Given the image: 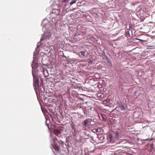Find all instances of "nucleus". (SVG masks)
<instances>
[{
	"mask_svg": "<svg viewBox=\"0 0 155 155\" xmlns=\"http://www.w3.org/2000/svg\"><path fill=\"white\" fill-rule=\"evenodd\" d=\"M120 135V134H119L117 132H114L112 135L110 134L109 135V137L110 139L111 142L115 141V140H117L118 139Z\"/></svg>",
	"mask_w": 155,
	"mask_h": 155,
	"instance_id": "f257e3e1",
	"label": "nucleus"
},
{
	"mask_svg": "<svg viewBox=\"0 0 155 155\" xmlns=\"http://www.w3.org/2000/svg\"><path fill=\"white\" fill-rule=\"evenodd\" d=\"M90 119H86L85 120L82 122V125L83 126V128H85L87 126V125H88L90 121ZM85 129L86 128H85V129H84L85 130Z\"/></svg>",
	"mask_w": 155,
	"mask_h": 155,
	"instance_id": "f03ea898",
	"label": "nucleus"
},
{
	"mask_svg": "<svg viewBox=\"0 0 155 155\" xmlns=\"http://www.w3.org/2000/svg\"><path fill=\"white\" fill-rule=\"evenodd\" d=\"M81 54H79V55L80 57L83 58L86 57L88 53L87 51H81L80 52Z\"/></svg>",
	"mask_w": 155,
	"mask_h": 155,
	"instance_id": "7ed1b4c3",
	"label": "nucleus"
},
{
	"mask_svg": "<svg viewBox=\"0 0 155 155\" xmlns=\"http://www.w3.org/2000/svg\"><path fill=\"white\" fill-rule=\"evenodd\" d=\"M53 147L55 150L56 153H58L59 152L60 148L57 144H54L53 145Z\"/></svg>",
	"mask_w": 155,
	"mask_h": 155,
	"instance_id": "20e7f679",
	"label": "nucleus"
},
{
	"mask_svg": "<svg viewBox=\"0 0 155 155\" xmlns=\"http://www.w3.org/2000/svg\"><path fill=\"white\" fill-rule=\"evenodd\" d=\"M34 86H35V85H36V84H38L39 82H38V78H34Z\"/></svg>",
	"mask_w": 155,
	"mask_h": 155,
	"instance_id": "39448f33",
	"label": "nucleus"
},
{
	"mask_svg": "<svg viewBox=\"0 0 155 155\" xmlns=\"http://www.w3.org/2000/svg\"><path fill=\"white\" fill-rule=\"evenodd\" d=\"M54 133L56 135L60 134V131L58 129H55L54 131Z\"/></svg>",
	"mask_w": 155,
	"mask_h": 155,
	"instance_id": "423d86ee",
	"label": "nucleus"
},
{
	"mask_svg": "<svg viewBox=\"0 0 155 155\" xmlns=\"http://www.w3.org/2000/svg\"><path fill=\"white\" fill-rule=\"evenodd\" d=\"M101 116L103 120H105L106 119L105 118L106 116L103 114H101Z\"/></svg>",
	"mask_w": 155,
	"mask_h": 155,
	"instance_id": "0eeeda50",
	"label": "nucleus"
},
{
	"mask_svg": "<svg viewBox=\"0 0 155 155\" xmlns=\"http://www.w3.org/2000/svg\"><path fill=\"white\" fill-rule=\"evenodd\" d=\"M87 61L89 64H92L93 63V61L90 59H88L87 60Z\"/></svg>",
	"mask_w": 155,
	"mask_h": 155,
	"instance_id": "6e6552de",
	"label": "nucleus"
},
{
	"mask_svg": "<svg viewBox=\"0 0 155 155\" xmlns=\"http://www.w3.org/2000/svg\"><path fill=\"white\" fill-rule=\"evenodd\" d=\"M121 109L122 110H123L125 109V107L124 106V105H122L121 106Z\"/></svg>",
	"mask_w": 155,
	"mask_h": 155,
	"instance_id": "1a4fd4ad",
	"label": "nucleus"
},
{
	"mask_svg": "<svg viewBox=\"0 0 155 155\" xmlns=\"http://www.w3.org/2000/svg\"><path fill=\"white\" fill-rule=\"evenodd\" d=\"M93 130H94V132H98V129H94Z\"/></svg>",
	"mask_w": 155,
	"mask_h": 155,
	"instance_id": "9d476101",
	"label": "nucleus"
},
{
	"mask_svg": "<svg viewBox=\"0 0 155 155\" xmlns=\"http://www.w3.org/2000/svg\"><path fill=\"white\" fill-rule=\"evenodd\" d=\"M75 1H73L71 2L70 3V4L71 5H72L73 3H74L75 2Z\"/></svg>",
	"mask_w": 155,
	"mask_h": 155,
	"instance_id": "9b49d317",
	"label": "nucleus"
},
{
	"mask_svg": "<svg viewBox=\"0 0 155 155\" xmlns=\"http://www.w3.org/2000/svg\"><path fill=\"white\" fill-rule=\"evenodd\" d=\"M48 35L50 37L51 36V34L50 32H48Z\"/></svg>",
	"mask_w": 155,
	"mask_h": 155,
	"instance_id": "f8f14e48",
	"label": "nucleus"
},
{
	"mask_svg": "<svg viewBox=\"0 0 155 155\" xmlns=\"http://www.w3.org/2000/svg\"><path fill=\"white\" fill-rule=\"evenodd\" d=\"M126 155H134L133 154H132L131 153H128Z\"/></svg>",
	"mask_w": 155,
	"mask_h": 155,
	"instance_id": "ddd939ff",
	"label": "nucleus"
},
{
	"mask_svg": "<svg viewBox=\"0 0 155 155\" xmlns=\"http://www.w3.org/2000/svg\"><path fill=\"white\" fill-rule=\"evenodd\" d=\"M67 1V0H63L62 1V2H66Z\"/></svg>",
	"mask_w": 155,
	"mask_h": 155,
	"instance_id": "4468645a",
	"label": "nucleus"
},
{
	"mask_svg": "<svg viewBox=\"0 0 155 155\" xmlns=\"http://www.w3.org/2000/svg\"><path fill=\"white\" fill-rule=\"evenodd\" d=\"M138 40H139L140 41H144V42L145 41L143 40H141V39H138Z\"/></svg>",
	"mask_w": 155,
	"mask_h": 155,
	"instance_id": "2eb2a0df",
	"label": "nucleus"
},
{
	"mask_svg": "<svg viewBox=\"0 0 155 155\" xmlns=\"http://www.w3.org/2000/svg\"><path fill=\"white\" fill-rule=\"evenodd\" d=\"M47 72V70L43 71V73H44L45 72Z\"/></svg>",
	"mask_w": 155,
	"mask_h": 155,
	"instance_id": "dca6fc26",
	"label": "nucleus"
},
{
	"mask_svg": "<svg viewBox=\"0 0 155 155\" xmlns=\"http://www.w3.org/2000/svg\"><path fill=\"white\" fill-rule=\"evenodd\" d=\"M79 89H80V87H78V90Z\"/></svg>",
	"mask_w": 155,
	"mask_h": 155,
	"instance_id": "f3484780",
	"label": "nucleus"
},
{
	"mask_svg": "<svg viewBox=\"0 0 155 155\" xmlns=\"http://www.w3.org/2000/svg\"><path fill=\"white\" fill-rule=\"evenodd\" d=\"M76 36V34H75V35H74V36L75 37V36Z\"/></svg>",
	"mask_w": 155,
	"mask_h": 155,
	"instance_id": "a211bd4d",
	"label": "nucleus"
}]
</instances>
